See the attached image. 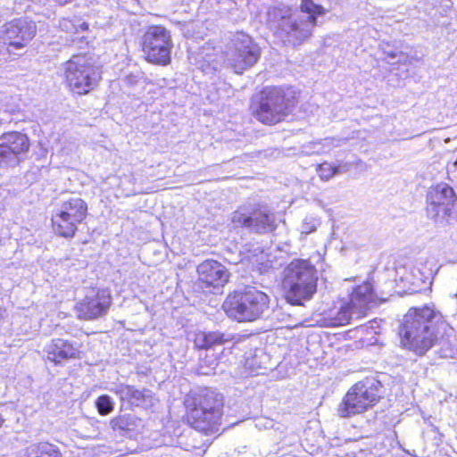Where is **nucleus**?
Listing matches in <instances>:
<instances>
[{
    "mask_svg": "<svg viewBox=\"0 0 457 457\" xmlns=\"http://www.w3.org/2000/svg\"><path fill=\"white\" fill-rule=\"evenodd\" d=\"M448 323L434 305L411 307L399 327L403 346L418 355H424L446 332Z\"/></svg>",
    "mask_w": 457,
    "mask_h": 457,
    "instance_id": "obj_1",
    "label": "nucleus"
},
{
    "mask_svg": "<svg viewBox=\"0 0 457 457\" xmlns=\"http://www.w3.org/2000/svg\"><path fill=\"white\" fill-rule=\"evenodd\" d=\"M326 13L325 8L313 0H301L300 12L284 4L270 7L268 21L275 34L285 44L299 46L312 34L318 16Z\"/></svg>",
    "mask_w": 457,
    "mask_h": 457,
    "instance_id": "obj_2",
    "label": "nucleus"
},
{
    "mask_svg": "<svg viewBox=\"0 0 457 457\" xmlns=\"http://www.w3.org/2000/svg\"><path fill=\"white\" fill-rule=\"evenodd\" d=\"M184 403L192 428L205 434L218 431L224 405L221 394L212 388H201L188 395Z\"/></svg>",
    "mask_w": 457,
    "mask_h": 457,
    "instance_id": "obj_3",
    "label": "nucleus"
},
{
    "mask_svg": "<svg viewBox=\"0 0 457 457\" xmlns=\"http://www.w3.org/2000/svg\"><path fill=\"white\" fill-rule=\"evenodd\" d=\"M295 104V92L292 88L266 87L253 99V114L258 121L274 125L284 120Z\"/></svg>",
    "mask_w": 457,
    "mask_h": 457,
    "instance_id": "obj_4",
    "label": "nucleus"
},
{
    "mask_svg": "<svg viewBox=\"0 0 457 457\" xmlns=\"http://www.w3.org/2000/svg\"><path fill=\"white\" fill-rule=\"evenodd\" d=\"M318 271L309 261L293 260L284 270L283 288L286 301L303 306L317 292Z\"/></svg>",
    "mask_w": 457,
    "mask_h": 457,
    "instance_id": "obj_5",
    "label": "nucleus"
},
{
    "mask_svg": "<svg viewBox=\"0 0 457 457\" xmlns=\"http://www.w3.org/2000/svg\"><path fill=\"white\" fill-rule=\"evenodd\" d=\"M270 298L253 287L229 294L222 304L226 314L238 322L254 321L269 309Z\"/></svg>",
    "mask_w": 457,
    "mask_h": 457,
    "instance_id": "obj_6",
    "label": "nucleus"
},
{
    "mask_svg": "<svg viewBox=\"0 0 457 457\" xmlns=\"http://www.w3.org/2000/svg\"><path fill=\"white\" fill-rule=\"evenodd\" d=\"M230 220L235 228L257 235L271 233L278 227L275 213L261 204L249 203L239 206L231 213Z\"/></svg>",
    "mask_w": 457,
    "mask_h": 457,
    "instance_id": "obj_7",
    "label": "nucleus"
},
{
    "mask_svg": "<svg viewBox=\"0 0 457 457\" xmlns=\"http://www.w3.org/2000/svg\"><path fill=\"white\" fill-rule=\"evenodd\" d=\"M381 383L374 378H367L354 384L338 406L339 416L349 418L373 407L381 397Z\"/></svg>",
    "mask_w": 457,
    "mask_h": 457,
    "instance_id": "obj_8",
    "label": "nucleus"
},
{
    "mask_svg": "<svg viewBox=\"0 0 457 457\" xmlns=\"http://www.w3.org/2000/svg\"><path fill=\"white\" fill-rule=\"evenodd\" d=\"M261 57V47L247 34L233 33L226 44L224 61L236 73H243L254 66Z\"/></svg>",
    "mask_w": 457,
    "mask_h": 457,
    "instance_id": "obj_9",
    "label": "nucleus"
},
{
    "mask_svg": "<svg viewBox=\"0 0 457 457\" xmlns=\"http://www.w3.org/2000/svg\"><path fill=\"white\" fill-rule=\"evenodd\" d=\"M63 67L68 86L79 95L91 91L101 79L99 68L87 54L73 55L63 63Z\"/></svg>",
    "mask_w": 457,
    "mask_h": 457,
    "instance_id": "obj_10",
    "label": "nucleus"
},
{
    "mask_svg": "<svg viewBox=\"0 0 457 457\" xmlns=\"http://www.w3.org/2000/svg\"><path fill=\"white\" fill-rule=\"evenodd\" d=\"M375 305L376 295L372 285L369 282L359 285L353 288L349 302L330 318V325L345 326L352 320H360Z\"/></svg>",
    "mask_w": 457,
    "mask_h": 457,
    "instance_id": "obj_11",
    "label": "nucleus"
},
{
    "mask_svg": "<svg viewBox=\"0 0 457 457\" xmlns=\"http://www.w3.org/2000/svg\"><path fill=\"white\" fill-rule=\"evenodd\" d=\"M87 215V203L79 197H72L61 204L60 208L52 217L54 232L62 237L71 238L75 236L78 225Z\"/></svg>",
    "mask_w": 457,
    "mask_h": 457,
    "instance_id": "obj_12",
    "label": "nucleus"
},
{
    "mask_svg": "<svg viewBox=\"0 0 457 457\" xmlns=\"http://www.w3.org/2000/svg\"><path fill=\"white\" fill-rule=\"evenodd\" d=\"M173 47L170 31L162 26H151L142 37V50L147 62L167 65Z\"/></svg>",
    "mask_w": 457,
    "mask_h": 457,
    "instance_id": "obj_13",
    "label": "nucleus"
},
{
    "mask_svg": "<svg viewBox=\"0 0 457 457\" xmlns=\"http://www.w3.org/2000/svg\"><path fill=\"white\" fill-rule=\"evenodd\" d=\"M457 196L449 185L440 183L429 187L427 194V214L436 222L443 223L453 217Z\"/></svg>",
    "mask_w": 457,
    "mask_h": 457,
    "instance_id": "obj_14",
    "label": "nucleus"
},
{
    "mask_svg": "<svg viewBox=\"0 0 457 457\" xmlns=\"http://www.w3.org/2000/svg\"><path fill=\"white\" fill-rule=\"evenodd\" d=\"M30 146L26 134L11 131L0 136V169L14 168L24 161Z\"/></svg>",
    "mask_w": 457,
    "mask_h": 457,
    "instance_id": "obj_15",
    "label": "nucleus"
},
{
    "mask_svg": "<svg viewBox=\"0 0 457 457\" xmlns=\"http://www.w3.org/2000/svg\"><path fill=\"white\" fill-rule=\"evenodd\" d=\"M111 304L112 297L107 290L92 288L77 303L78 317L87 320L98 319L107 313Z\"/></svg>",
    "mask_w": 457,
    "mask_h": 457,
    "instance_id": "obj_16",
    "label": "nucleus"
},
{
    "mask_svg": "<svg viewBox=\"0 0 457 457\" xmlns=\"http://www.w3.org/2000/svg\"><path fill=\"white\" fill-rule=\"evenodd\" d=\"M196 270L201 287L210 292L212 288L220 289L228 282V270L217 261L205 260L197 266Z\"/></svg>",
    "mask_w": 457,
    "mask_h": 457,
    "instance_id": "obj_17",
    "label": "nucleus"
},
{
    "mask_svg": "<svg viewBox=\"0 0 457 457\" xmlns=\"http://www.w3.org/2000/svg\"><path fill=\"white\" fill-rule=\"evenodd\" d=\"M122 403L130 407H141L148 409L154 405L157 401L154 394L148 388H137L135 386L120 383L110 388Z\"/></svg>",
    "mask_w": 457,
    "mask_h": 457,
    "instance_id": "obj_18",
    "label": "nucleus"
},
{
    "mask_svg": "<svg viewBox=\"0 0 457 457\" xmlns=\"http://www.w3.org/2000/svg\"><path fill=\"white\" fill-rule=\"evenodd\" d=\"M3 29L9 46H12L15 49L24 47L37 33L36 23L27 19L14 20L6 23Z\"/></svg>",
    "mask_w": 457,
    "mask_h": 457,
    "instance_id": "obj_19",
    "label": "nucleus"
},
{
    "mask_svg": "<svg viewBox=\"0 0 457 457\" xmlns=\"http://www.w3.org/2000/svg\"><path fill=\"white\" fill-rule=\"evenodd\" d=\"M46 359L55 365H62L66 361L81 358L79 344L64 338H53L43 350Z\"/></svg>",
    "mask_w": 457,
    "mask_h": 457,
    "instance_id": "obj_20",
    "label": "nucleus"
},
{
    "mask_svg": "<svg viewBox=\"0 0 457 457\" xmlns=\"http://www.w3.org/2000/svg\"><path fill=\"white\" fill-rule=\"evenodd\" d=\"M437 271L438 269L434 272L431 269L424 271L419 267H414L411 270V273L406 275L404 278H402V279L412 286L411 290L418 292L425 289L428 285L431 284V280Z\"/></svg>",
    "mask_w": 457,
    "mask_h": 457,
    "instance_id": "obj_21",
    "label": "nucleus"
},
{
    "mask_svg": "<svg viewBox=\"0 0 457 457\" xmlns=\"http://www.w3.org/2000/svg\"><path fill=\"white\" fill-rule=\"evenodd\" d=\"M141 420L133 414L120 415L110 421L112 428L119 431L122 436H131V433L141 426Z\"/></svg>",
    "mask_w": 457,
    "mask_h": 457,
    "instance_id": "obj_22",
    "label": "nucleus"
},
{
    "mask_svg": "<svg viewBox=\"0 0 457 457\" xmlns=\"http://www.w3.org/2000/svg\"><path fill=\"white\" fill-rule=\"evenodd\" d=\"M23 457H62V454L57 445L44 441L27 446Z\"/></svg>",
    "mask_w": 457,
    "mask_h": 457,
    "instance_id": "obj_23",
    "label": "nucleus"
},
{
    "mask_svg": "<svg viewBox=\"0 0 457 457\" xmlns=\"http://www.w3.org/2000/svg\"><path fill=\"white\" fill-rule=\"evenodd\" d=\"M96 407L100 415L105 416L111 413L114 409V402L108 395H102L96 400Z\"/></svg>",
    "mask_w": 457,
    "mask_h": 457,
    "instance_id": "obj_24",
    "label": "nucleus"
},
{
    "mask_svg": "<svg viewBox=\"0 0 457 457\" xmlns=\"http://www.w3.org/2000/svg\"><path fill=\"white\" fill-rule=\"evenodd\" d=\"M319 176L322 180H328L340 172L339 166L332 165L327 162L320 164L317 168Z\"/></svg>",
    "mask_w": 457,
    "mask_h": 457,
    "instance_id": "obj_25",
    "label": "nucleus"
},
{
    "mask_svg": "<svg viewBox=\"0 0 457 457\" xmlns=\"http://www.w3.org/2000/svg\"><path fill=\"white\" fill-rule=\"evenodd\" d=\"M206 336L208 337L210 348L215 345H221L232 339V337L229 334H225L220 331L208 332L206 333Z\"/></svg>",
    "mask_w": 457,
    "mask_h": 457,
    "instance_id": "obj_26",
    "label": "nucleus"
},
{
    "mask_svg": "<svg viewBox=\"0 0 457 457\" xmlns=\"http://www.w3.org/2000/svg\"><path fill=\"white\" fill-rule=\"evenodd\" d=\"M320 225V222L318 220L309 217L305 218L301 225V234L302 235H309L312 232H314L318 226Z\"/></svg>",
    "mask_w": 457,
    "mask_h": 457,
    "instance_id": "obj_27",
    "label": "nucleus"
},
{
    "mask_svg": "<svg viewBox=\"0 0 457 457\" xmlns=\"http://www.w3.org/2000/svg\"><path fill=\"white\" fill-rule=\"evenodd\" d=\"M195 345L199 349H208V337L206 336V332H200L195 335Z\"/></svg>",
    "mask_w": 457,
    "mask_h": 457,
    "instance_id": "obj_28",
    "label": "nucleus"
},
{
    "mask_svg": "<svg viewBox=\"0 0 457 457\" xmlns=\"http://www.w3.org/2000/svg\"><path fill=\"white\" fill-rule=\"evenodd\" d=\"M62 30H64L68 33H77L79 32L78 26L72 21L69 19H62L59 24Z\"/></svg>",
    "mask_w": 457,
    "mask_h": 457,
    "instance_id": "obj_29",
    "label": "nucleus"
},
{
    "mask_svg": "<svg viewBox=\"0 0 457 457\" xmlns=\"http://www.w3.org/2000/svg\"><path fill=\"white\" fill-rule=\"evenodd\" d=\"M9 43L6 40V36L4 33V29H0V54L8 52Z\"/></svg>",
    "mask_w": 457,
    "mask_h": 457,
    "instance_id": "obj_30",
    "label": "nucleus"
},
{
    "mask_svg": "<svg viewBox=\"0 0 457 457\" xmlns=\"http://www.w3.org/2000/svg\"><path fill=\"white\" fill-rule=\"evenodd\" d=\"M78 26V29L79 30H87L88 29V25L86 22H80Z\"/></svg>",
    "mask_w": 457,
    "mask_h": 457,
    "instance_id": "obj_31",
    "label": "nucleus"
},
{
    "mask_svg": "<svg viewBox=\"0 0 457 457\" xmlns=\"http://www.w3.org/2000/svg\"><path fill=\"white\" fill-rule=\"evenodd\" d=\"M46 149L41 148L39 156H46Z\"/></svg>",
    "mask_w": 457,
    "mask_h": 457,
    "instance_id": "obj_32",
    "label": "nucleus"
},
{
    "mask_svg": "<svg viewBox=\"0 0 457 457\" xmlns=\"http://www.w3.org/2000/svg\"><path fill=\"white\" fill-rule=\"evenodd\" d=\"M3 422H4V419L2 418V416L0 415V428L2 427L3 425Z\"/></svg>",
    "mask_w": 457,
    "mask_h": 457,
    "instance_id": "obj_33",
    "label": "nucleus"
},
{
    "mask_svg": "<svg viewBox=\"0 0 457 457\" xmlns=\"http://www.w3.org/2000/svg\"><path fill=\"white\" fill-rule=\"evenodd\" d=\"M326 141H328V138H326L325 139ZM334 139H329V141H333Z\"/></svg>",
    "mask_w": 457,
    "mask_h": 457,
    "instance_id": "obj_34",
    "label": "nucleus"
}]
</instances>
